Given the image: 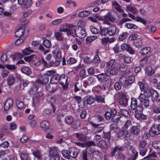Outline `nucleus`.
<instances>
[{
  "label": "nucleus",
  "mask_w": 160,
  "mask_h": 160,
  "mask_svg": "<svg viewBox=\"0 0 160 160\" xmlns=\"http://www.w3.org/2000/svg\"><path fill=\"white\" fill-rule=\"evenodd\" d=\"M40 126L42 128L46 129L49 128V123L48 121L44 120L42 121L40 124Z\"/></svg>",
  "instance_id": "obj_38"
},
{
  "label": "nucleus",
  "mask_w": 160,
  "mask_h": 160,
  "mask_svg": "<svg viewBox=\"0 0 160 160\" xmlns=\"http://www.w3.org/2000/svg\"><path fill=\"white\" fill-rule=\"evenodd\" d=\"M109 21L113 22L115 20L114 17L112 16L110 12L108 13L106 15L104 16Z\"/></svg>",
  "instance_id": "obj_50"
},
{
  "label": "nucleus",
  "mask_w": 160,
  "mask_h": 160,
  "mask_svg": "<svg viewBox=\"0 0 160 160\" xmlns=\"http://www.w3.org/2000/svg\"><path fill=\"white\" fill-rule=\"evenodd\" d=\"M124 148L122 146H118L115 148L113 150V151L112 152V156H114L115 153L117 152H120L123 151Z\"/></svg>",
  "instance_id": "obj_34"
},
{
  "label": "nucleus",
  "mask_w": 160,
  "mask_h": 160,
  "mask_svg": "<svg viewBox=\"0 0 160 160\" xmlns=\"http://www.w3.org/2000/svg\"><path fill=\"white\" fill-rule=\"evenodd\" d=\"M151 81L153 83H155L157 84L160 83V75H157L155 76L154 78H151Z\"/></svg>",
  "instance_id": "obj_37"
},
{
  "label": "nucleus",
  "mask_w": 160,
  "mask_h": 160,
  "mask_svg": "<svg viewBox=\"0 0 160 160\" xmlns=\"http://www.w3.org/2000/svg\"><path fill=\"white\" fill-rule=\"evenodd\" d=\"M76 136L78 139L79 140L84 141L86 139V136L85 135L82 133H76Z\"/></svg>",
  "instance_id": "obj_40"
},
{
  "label": "nucleus",
  "mask_w": 160,
  "mask_h": 160,
  "mask_svg": "<svg viewBox=\"0 0 160 160\" xmlns=\"http://www.w3.org/2000/svg\"><path fill=\"white\" fill-rule=\"evenodd\" d=\"M7 84L9 86H11L13 85L15 81V78L12 76H9L7 79Z\"/></svg>",
  "instance_id": "obj_25"
},
{
  "label": "nucleus",
  "mask_w": 160,
  "mask_h": 160,
  "mask_svg": "<svg viewBox=\"0 0 160 160\" xmlns=\"http://www.w3.org/2000/svg\"><path fill=\"white\" fill-rule=\"evenodd\" d=\"M129 151H130L132 153L131 155H135L137 154V156H138V152L136 151L135 148L132 146H130L129 148Z\"/></svg>",
  "instance_id": "obj_63"
},
{
  "label": "nucleus",
  "mask_w": 160,
  "mask_h": 160,
  "mask_svg": "<svg viewBox=\"0 0 160 160\" xmlns=\"http://www.w3.org/2000/svg\"><path fill=\"white\" fill-rule=\"evenodd\" d=\"M32 62L35 64H38L41 61V59L39 57L36 55H32Z\"/></svg>",
  "instance_id": "obj_27"
},
{
  "label": "nucleus",
  "mask_w": 160,
  "mask_h": 160,
  "mask_svg": "<svg viewBox=\"0 0 160 160\" xmlns=\"http://www.w3.org/2000/svg\"><path fill=\"white\" fill-rule=\"evenodd\" d=\"M85 100H87V103L88 104H91L93 103L96 100L95 98L92 96H90L87 98Z\"/></svg>",
  "instance_id": "obj_45"
},
{
  "label": "nucleus",
  "mask_w": 160,
  "mask_h": 160,
  "mask_svg": "<svg viewBox=\"0 0 160 160\" xmlns=\"http://www.w3.org/2000/svg\"><path fill=\"white\" fill-rule=\"evenodd\" d=\"M98 145L102 148H107L108 147L109 144L103 140L99 141L98 143Z\"/></svg>",
  "instance_id": "obj_26"
},
{
  "label": "nucleus",
  "mask_w": 160,
  "mask_h": 160,
  "mask_svg": "<svg viewBox=\"0 0 160 160\" xmlns=\"http://www.w3.org/2000/svg\"><path fill=\"white\" fill-rule=\"evenodd\" d=\"M112 83V80L110 78H108L104 81L103 84L101 83L100 85H98L97 87L101 90H105L109 88Z\"/></svg>",
  "instance_id": "obj_4"
},
{
  "label": "nucleus",
  "mask_w": 160,
  "mask_h": 160,
  "mask_svg": "<svg viewBox=\"0 0 160 160\" xmlns=\"http://www.w3.org/2000/svg\"><path fill=\"white\" fill-rule=\"evenodd\" d=\"M132 125V122L130 120H128L125 122V123L123 127L124 129H127Z\"/></svg>",
  "instance_id": "obj_64"
},
{
  "label": "nucleus",
  "mask_w": 160,
  "mask_h": 160,
  "mask_svg": "<svg viewBox=\"0 0 160 160\" xmlns=\"http://www.w3.org/2000/svg\"><path fill=\"white\" fill-rule=\"evenodd\" d=\"M75 34L76 37L80 38H83L87 36L85 31L81 27H78L75 29Z\"/></svg>",
  "instance_id": "obj_3"
},
{
  "label": "nucleus",
  "mask_w": 160,
  "mask_h": 160,
  "mask_svg": "<svg viewBox=\"0 0 160 160\" xmlns=\"http://www.w3.org/2000/svg\"><path fill=\"white\" fill-rule=\"evenodd\" d=\"M90 12L87 10H84L80 12L78 14V16L80 17H84L89 16Z\"/></svg>",
  "instance_id": "obj_33"
},
{
  "label": "nucleus",
  "mask_w": 160,
  "mask_h": 160,
  "mask_svg": "<svg viewBox=\"0 0 160 160\" xmlns=\"http://www.w3.org/2000/svg\"><path fill=\"white\" fill-rule=\"evenodd\" d=\"M112 109L110 111H107L104 114V116L106 119L109 120L111 119L112 115Z\"/></svg>",
  "instance_id": "obj_41"
},
{
  "label": "nucleus",
  "mask_w": 160,
  "mask_h": 160,
  "mask_svg": "<svg viewBox=\"0 0 160 160\" xmlns=\"http://www.w3.org/2000/svg\"><path fill=\"white\" fill-rule=\"evenodd\" d=\"M56 85L53 83H50L47 85L46 86L47 90L49 92H52L56 89Z\"/></svg>",
  "instance_id": "obj_22"
},
{
  "label": "nucleus",
  "mask_w": 160,
  "mask_h": 160,
  "mask_svg": "<svg viewBox=\"0 0 160 160\" xmlns=\"http://www.w3.org/2000/svg\"><path fill=\"white\" fill-rule=\"evenodd\" d=\"M143 109L142 106H138L135 109V116L138 119L140 120V115L142 113V111Z\"/></svg>",
  "instance_id": "obj_17"
},
{
  "label": "nucleus",
  "mask_w": 160,
  "mask_h": 160,
  "mask_svg": "<svg viewBox=\"0 0 160 160\" xmlns=\"http://www.w3.org/2000/svg\"><path fill=\"white\" fill-rule=\"evenodd\" d=\"M152 133L154 135H158L160 134V132L158 129L156 125H153L151 128Z\"/></svg>",
  "instance_id": "obj_42"
},
{
  "label": "nucleus",
  "mask_w": 160,
  "mask_h": 160,
  "mask_svg": "<svg viewBox=\"0 0 160 160\" xmlns=\"http://www.w3.org/2000/svg\"><path fill=\"white\" fill-rule=\"evenodd\" d=\"M90 157L92 160H101L102 158V154L98 151H95L90 154Z\"/></svg>",
  "instance_id": "obj_10"
},
{
  "label": "nucleus",
  "mask_w": 160,
  "mask_h": 160,
  "mask_svg": "<svg viewBox=\"0 0 160 160\" xmlns=\"http://www.w3.org/2000/svg\"><path fill=\"white\" fill-rule=\"evenodd\" d=\"M140 127L139 126H132L130 129V133L134 136H137L140 132Z\"/></svg>",
  "instance_id": "obj_13"
},
{
  "label": "nucleus",
  "mask_w": 160,
  "mask_h": 160,
  "mask_svg": "<svg viewBox=\"0 0 160 160\" xmlns=\"http://www.w3.org/2000/svg\"><path fill=\"white\" fill-rule=\"evenodd\" d=\"M24 32V29L23 28H20L16 32L15 35L18 37L20 38L23 35Z\"/></svg>",
  "instance_id": "obj_36"
},
{
  "label": "nucleus",
  "mask_w": 160,
  "mask_h": 160,
  "mask_svg": "<svg viewBox=\"0 0 160 160\" xmlns=\"http://www.w3.org/2000/svg\"><path fill=\"white\" fill-rule=\"evenodd\" d=\"M48 77H46L45 75H44L43 76H39L38 80H36V82L37 83L41 84H46L48 82Z\"/></svg>",
  "instance_id": "obj_12"
},
{
  "label": "nucleus",
  "mask_w": 160,
  "mask_h": 160,
  "mask_svg": "<svg viewBox=\"0 0 160 160\" xmlns=\"http://www.w3.org/2000/svg\"><path fill=\"white\" fill-rule=\"evenodd\" d=\"M16 104L17 108L21 110L23 108L24 104L22 102L19 100H18L16 102Z\"/></svg>",
  "instance_id": "obj_60"
},
{
  "label": "nucleus",
  "mask_w": 160,
  "mask_h": 160,
  "mask_svg": "<svg viewBox=\"0 0 160 160\" xmlns=\"http://www.w3.org/2000/svg\"><path fill=\"white\" fill-rule=\"evenodd\" d=\"M75 26L73 25V27L70 28H68L67 29V31H66L67 32L68 35L73 36L74 34V32H75V29H74Z\"/></svg>",
  "instance_id": "obj_47"
},
{
  "label": "nucleus",
  "mask_w": 160,
  "mask_h": 160,
  "mask_svg": "<svg viewBox=\"0 0 160 160\" xmlns=\"http://www.w3.org/2000/svg\"><path fill=\"white\" fill-rule=\"evenodd\" d=\"M152 100L153 102H155L158 98V94L156 91H153L151 93Z\"/></svg>",
  "instance_id": "obj_31"
},
{
  "label": "nucleus",
  "mask_w": 160,
  "mask_h": 160,
  "mask_svg": "<svg viewBox=\"0 0 160 160\" xmlns=\"http://www.w3.org/2000/svg\"><path fill=\"white\" fill-rule=\"evenodd\" d=\"M96 100L97 102L102 103H105L104 96H96Z\"/></svg>",
  "instance_id": "obj_51"
},
{
  "label": "nucleus",
  "mask_w": 160,
  "mask_h": 160,
  "mask_svg": "<svg viewBox=\"0 0 160 160\" xmlns=\"http://www.w3.org/2000/svg\"><path fill=\"white\" fill-rule=\"evenodd\" d=\"M138 98L139 100L140 103L139 106H142L143 109L144 108H147L149 106V102L148 95L146 94L141 93L139 95Z\"/></svg>",
  "instance_id": "obj_1"
},
{
  "label": "nucleus",
  "mask_w": 160,
  "mask_h": 160,
  "mask_svg": "<svg viewBox=\"0 0 160 160\" xmlns=\"http://www.w3.org/2000/svg\"><path fill=\"white\" fill-rule=\"evenodd\" d=\"M113 134H115V136L117 135L115 137H113V139H117L118 137L121 139H123L125 138L128 137L129 136V135L128 131L123 130H120L118 134H117L116 132H114Z\"/></svg>",
  "instance_id": "obj_6"
},
{
  "label": "nucleus",
  "mask_w": 160,
  "mask_h": 160,
  "mask_svg": "<svg viewBox=\"0 0 160 160\" xmlns=\"http://www.w3.org/2000/svg\"><path fill=\"white\" fill-rule=\"evenodd\" d=\"M154 59L155 57L153 55H151L149 57L146 56L140 61V66L144 67V66L151 63Z\"/></svg>",
  "instance_id": "obj_2"
},
{
  "label": "nucleus",
  "mask_w": 160,
  "mask_h": 160,
  "mask_svg": "<svg viewBox=\"0 0 160 160\" xmlns=\"http://www.w3.org/2000/svg\"><path fill=\"white\" fill-rule=\"evenodd\" d=\"M128 99L124 94L119 95L118 102L120 104L123 106H126L128 104Z\"/></svg>",
  "instance_id": "obj_9"
},
{
  "label": "nucleus",
  "mask_w": 160,
  "mask_h": 160,
  "mask_svg": "<svg viewBox=\"0 0 160 160\" xmlns=\"http://www.w3.org/2000/svg\"><path fill=\"white\" fill-rule=\"evenodd\" d=\"M21 160H31L29 155L25 153H22L20 154Z\"/></svg>",
  "instance_id": "obj_35"
},
{
  "label": "nucleus",
  "mask_w": 160,
  "mask_h": 160,
  "mask_svg": "<svg viewBox=\"0 0 160 160\" xmlns=\"http://www.w3.org/2000/svg\"><path fill=\"white\" fill-rule=\"evenodd\" d=\"M73 27V25L68 24L67 23L62 24L60 26V31L61 32H66L67 31V29L71 28Z\"/></svg>",
  "instance_id": "obj_21"
},
{
  "label": "nucleus",
  "mask_w": 160,
  "mask_h": 160,
  "mask_svg": "<svg viewBox=\"0 0 160 160\" xmlns=\"http://www.w3.org/2000/svg\"><path fill=\"white\" fill-rule=\"evenodd\" d=\"M153 112L156 113L160 112V104L158 105L153 106L152 108Z\"/></svg>",
  "instance_id": "obj_59"
},
{
  "label": "nucleus",
  "mask_w": 160,
  "mask_h": 160,
  "mask_svg": "<svg viewBox=\"0 0 160 160\" xmlns=\"http://www.w3.org/2000/svg\"><path fill=\"white\" fill-rule=\"evenodd\" d=\"M119 57L126 63H130L131 62V58L130 57L123 55L121 54L119 55Z\"/></svg>",
  "instance_id": "obj_32"
},
{
  "label": "nucleus",
  "mask_w": 160,
  "mask_h": 160,
  "mask_svg": "<svg viewBox=\"0 0 160 160\" xmlns=\"http://www.w3.org/2000/svg\"><path fill=\"white\" fill-rule=\"evenodd\" d=\"M60 79V76L59 75L55 74L51 78L50 80V82L56 85L59 82Z\"/></svg>",
  "instance_id": "obj_19"
},
{
  "label": "nucleus",
  "mask_w": 160,
  "mask_h": 160,
  "mask_svg": "<svg viewBox=\"0 0 160 160\" xmlns=\"http://www.w3.org/2000/svg\"><path fill=\"white\" fill-rule=\"evenodd\" d=\"M79 152V150L73 148H70L69 150L70 157H71L73 158H76Z\"/></svg>",
  "instance_id": "obj_15"
},
{
  "label": "nucleus",
  "mask_w": 160,
  "mask_h": 160,
  "mask_svg": "<svg viewBox=\"0 0 160 160\" xmlns=\"http://www.w3.org/2000/svg\"><path fill=\"white\" fill-rule=\"evenodd\" d=\"M112 6L118 12H124V10L121 8V5L116 1L112 2Z\"/></svg>",
  "instance_id": "obj_20"
},
{
  "label": "nucleus",
  "mask_w": 160,
  "mask_h": 160,
  "mask_svg": "<svg viewBox=\"0 0 160 160\" xmlns=\"http://www.w3.org/2000/svg\"><path fill=\"white\" fill-rule=\"evenodd\" d=\"M112 115L111 119L112 122H117L119 120L121 116L119 114H117V111L114 109H112Z\"/></svg>",
  "instance_id": "obj_16"
},
{
  "label": "nucleus",
  "mask_w": 160,
  "mask_h": 160,
  "mask_svg": "<svg viewBox=\"0 0 160 160\" xmlns=\"http://www.w3.org/2000/svg\"><path fill=\"white\" fill-rule=\"evenodd\" d=\"M32 0H26L25 3L23 5L24 8H29L31 6L32 4Z\"/></svg>",
  "instance_id": "obj_53"
},
{
  "label": "nucleus",
  "mask_w": 160,
  "mask_h": 160,
  "mask_svg": "<svg viewBox=\"0 0 160 160\" xmlns=\"http://www.w3.org/2000/svg\"><path fill=\"white\" fill-rule=\"evenodd\" d=\"M138 106L137 100L134 98L132 99V101L130 105V107L131 109L133 110H134L135 109L137 108Z\"/></svg>",
  "instance_id": "obj_39"
},
{
  "label": "nucleus",
  "mask_w": 160,
  "mask_h": 160,
  "mask_svg": "<svg viewBox=\"0 0 160 160\" xmlns=\"http://www.w3.org/2000/svg\"><path fill=\"white\" fill-rule=\"evenodd\" d=\"M33 154L35 157L37 158L38 160L41 159V155L39 150H37V151L34 152H33Z\"/></svg>",
  "instance_id": "obj_57"
},
{
  "label": "nucleus",
  "mask_w": 160,
  "mask_h": 160,
  "mask_svg": "<svg viewBox=\"0 0 160 160\" xmlns=\"http://www.w3.org/2000/svg\"><path fill=\"white\" fill-rule=\"evenodd\" d=\"M49 157L52 158L54 160H60V157L57 153L56 148L54 147L49 148Z\"/></svg>",
  "instance_id": "obj_5"
},
{
  "label": "nucleus",
  "mask_w": 160,
  "mask_h": 160,
  "mask_svg": "<svg viewBox=\"0 0 160 160\" xmlns=\"http://www.w3.org/2000/svg\"><path fill=\"white\" fill-rule=\"evenodd\" d=\"M42 44L45 47L48 48H50L52 46L50 41L47 39H45L43 40Z\"/></svg>",
  "instance_id": "obj_46"
},
{
  "label": "nucleus",
  "mask_w": 160,
  "mask_h": 160,
  "mask_svg": "<svg viewBox=\"0 0 160 160\" xmlns=\"http://www.w3.org/2000/svg\"><path fill=\"white\" fill-rule=\"evenodd\" d=\"M146 73L148 75L153 74L154 73V70L152 67L150 66L146 67L145 68Z\"/></svg>",
  "instance_id": "obj_28"
},
{
  "label": "nucleus",
  "mask_w": 160,
  "mask_h": 160,
  "mask_svg": "<svg viewBox=\"0 0 160 160\" xmlns=\"http://www.w3.org/2000/svg\"><path fill=\"white\" fill-rule=\"evenodd\" d=\"M108 34V29L107 28H103L101 29L100 30V34L103 36H106Z\"/></svg>",
  "instance_id": "obj_58"
},
{
  "label": "nucleus",
  "mask_w": 160,
  "mask_h": 160,
  "mask_svg": "<svg viewBox=\"0 0 160 160\" xmlns=\"http://www.w3.org/2000/svg\"><path fill=\"white\" fill-rule=\"evenodd\" d=\"M125 27L129 29H136L137 28L136 25L130 23H127L125 25Z\"/></svg>",
  "instance_id": "obj_48"
},
{
  "label": "nucleus",
  "mask_w": 160,
  "mask_h": 160,
  "mask_svg": "<svg viewBox=\"0 0 160 160\" xmlns=\"http://www.w3.org/2000/svg\"><path fill=\"white\" fill-rule=\"evenodd\" d=\"M68 80V78L67 76L64 75L62 76L61 77H60L59 83L62 85V87L65 90L67 89Z\"/></svg>",
  "instance_id": "obj_11"
},
{
  "label": "nucleus",
  "mask_w": 160,
  "mask_h": 160,
  "mask_svg": "<svg viewBox=\"0 0 160 160\" xmlns=\"http://www.w3.org/2000/svg\"><path fill=\"white\" fill-rule=\"evenodd\" d=\"M54 56L56 59L55 64L58 65L60 64L62 58L61 52L60 51L56 50L52 52Z\"/></svg>",
  "instance_id": "obj_7"
},
{
  "label": "nucleus",
  "mask_w": 160,
  "mask_h": 160,
  "mask_svg": "<svg viewBox=\"0 0 160 160\" xmlns=\"http://www.w3.org/2000/svg\"><path fill=\"white\" fill-rule=\"evenodd\" d=\"M119 70V66L114 65L113 68L110 70H107L105 72V74L107 76L113 75L116 74Z\"/></svg>",
  "instance_id": "obj_8"
},
{
  "label": "nucleus",
  "mask_w": 160,
  "mask_h": 160,
  "mask_svg": "<svg viewBox=\"0 0 160 160\" xmlns=\"http://www.w3.org/2000/svg\"><path fill=\"white\" fill-rule=\"evenodd\" d=\"M126 10L128 12H130L133 14H136L138 12L137 9L134 7L128 5L126 6Z\"/></svg>",
  "instance_id": "obj_24"
},
{
  "label": "nucleus",
  "mask_w": 160,
  "mask_h": 160,
  "mask_svg": "<svg viewBox=\"0 0 160 160\" xmlns=\"http://www.w3.org/2000/svg\"><path fill=\"white\" fill-rule=\"evenodd\" d=\"M90 29L92 32L93 34H97L99 32V30L93 26H91Z\"/></svg>",
  "instance_id": "obj_62"
},
{
  "label": "nucleus",
  "mask_w": 160,
  "mask_h": 160,
  "mask_svg": "<svg viewBox=\"0 0 160 160\" xmlns=\"http://www.w3.org/2000/svg\"><path fill=\"white\" fill-rule=\"evenodd\" d=\"M62 19L61 18H58L55 19L53 21L51 24L52 25H57L61 23Z\"/></svg>",
  "instance_id": "obj_61"
},
{
  "label": "nucleus",
  "mask_w": 160,
  "mask_h": 160,
  "mask_svg": "<svg viewBox=\"0 0 160 160\" xmlns=\"http://www.w3.org/2000/svg\"><path fill=\"white\" fill-rule=\"evenodd\" d=\"M117 28L116 27L114 26H112L110 27L108 30V34L110 36L114 35L116 32Z\"/></svg>",
  "instance_id": "obj_29"
},
{
  "label": "nucleus",
  "mask_w": 160,
  "mask_h": 160,
  "mask_svg": "<svg viewBox=\"0 0 160 160\" xmlns=\"http://www.w3.org/2000/svg\"><path fill=\"white\" fill-rule=\"evenodd\" d=\"M133 44L135 47L137 48H140L142 45V42L140 39H137L135 40L133 42Z\"/></svg>",
  "instance_id": "obj_30"
},
{
  "label": "nucleus",
  "mask_w": 160,
  "mask_h": 160,
  "mask_svg": "<svg viewBox=\"0 0 160 160\" xmlns=\"http://www.w3.org/2000/svg\"><path fill=\"white\" fill-rule=\"evenodd\" d=\"M115 61L114 59H111L107 63L106 67L110 69L112 68L115 63Z\"/></svg>",
  "instance_id": "obj_54"
},
{
  "label": "nucleus",
  "mask_w": 160,
  "mask_h": 160,
  "mask_svg": "<svg viewBox=\"0 0 160 160\" xmlns=\"http://www.w3.org/2000/svg\"><path fill=\"white\" fill-rule=\"evenodd\" d=\"M128 82L127 78L124 76L121 77L119 79V82L122 86L129 85Z\"/></svg>",
  "instance_id": "obj_18"
},
{
  "label": "nucleus",
  "mask_w": 160,
  "mask_h": 160,
  "mask_svg": "<svg viewBox=\"0 0 160 160\" xmlns=\"http://www.w3.org/2000/svg\"><path fill=\"white\" fill-rule=\"evenodd\" d=\"M33 52V51L29 48H26L22 51L23 54L25 55H27Z\"/></svg>",
  "instance_id": "obj_44"
},
{
  "label": "nucleus",
  "mask_w": 160,
  "mask_h": 160,
  "mask_svg": "<svg viewBox=\"0 0 160 160\" xmlns=\"http://www.w3.org/2000/svg\"><path fill=\"white\" fill-rule=\"evenodd\" d=\"M62 156L65 158L69 159L70 158V156L69 155V151H68L66 150H64L62 151Z\"/></svg>",
  "instance_id": "obj_55"
},
{
  "label": "nucleus",
  "mask_w": 160,
  "mask_h": 160,
  "mask_svg": "<svg viewBox=\"0 0 160 160\" xmlns=\"http://www.w3.org/2000/svg\"><path fill=\"white\" fill-rule=\"evenodd\" d=\"M128 34L127 32H123L118 37V40L120 41H123L126 39L128 37Z\"/></svg>",
  "instance_id": "obj_43"
},
{
  "label": "nucleus",
  "mask_w": 160,
  "mask_h": 160,
  "mask_svg": "<svg viewBox=\"0 0 160 160\" xmlns=\"http://www.w3.org/2000/svg\"><path fill=\"white\" fill-rule=\"evenodd\" d=\"M21 71L22 72L27 75H29L31 73L30 68L28 67H24L21 68Z\"/></svg>",
  "instance_id": "obj_49"
},
{
  "label": "nucleus",
  "mask_w": 160,
  "mask_h": 160,
  "mask_svg": "<svg viewBox=\"0 0 160 160\" xmlns=\"http://www.w3.org/2000/svg\"><path fill=\"white\" fill-rule=\"evenodd\" d=\"M12 58L13 61L18 60L22 58V56L19 54H16L12 56Z\"/></svg>",
  "instance_id": "obj_56"
},
{
  "label": "nucleus",
  "mask_w": 160,
  "mask_h": 160,
  "mask_svg": "<svg viewBox=\"0 0 160 160\" xmlns=\"http://www.w3.org/2000/svg\"><path fill=\"white\" fill-rule=\"evenodd\" d=\"M13 104V101L12 99H8L4 103V108L5 110L9 109L12 106Z\"/></svg>",
  "instance_id": "obj_14"
},
{
  "label": "nucleus",
  "mask_w": 160,
  "mask_h": 160,
  "mask_svg": "<svg viewBox=\"0 0 160 160\" xmlns=\"http://www.w3.org/2000/svg\"><path fill=\"white\" fill-rule=\"evenodd\" d=\"M73 118L71 116H68L65 118V122L68 124H71L73 122Z\"/></svg>",
  "instance_id": "obj_52"
},
{
  "label": "nucleus",
  "mask_w": 160,
  "mask_h": 160,
  "mask_svg": "<svg viewBox=\"0 0 160 160\" xmlns=\"http://www.w3.org/2000/svg\"><path fill=\"white\" fill-rule=\"evenodd\" d=\"M151 48L149 47L143 48L140 50L139 53L142 55L144 56L148 54L150 51Z\"/></svg>",
  "instance_id": "obj_23"
}]
</instances>
